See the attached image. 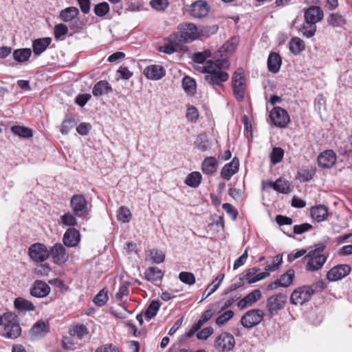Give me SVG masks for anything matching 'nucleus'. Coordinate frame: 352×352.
Segmentation results:
<instances>
[{"label": "nucleus", "instance_id": "47", "mask_svg": "<svg viewBox=\"0 0 352 352\" xmlns=\"http://www.w3.org/2000/svg\"><path fill=\"white\" fill-rule=\"evenodd\" d=\"M12 132L22 138H30L32 136V131L30 129L22 126H13L11 128Z\"/></svg>", "mask_w": 352, "mask_h": 352}, {"label": "nucleus", "instance_id": "53", "mask_svg": "<svg viewBox=\"0 0 352 352\" xmlns=\"http://www.w3.org/2000/svg\"><path fill=\"white\" fill-rule=\"evenodd\" d=\"M282 262V256L280 255H276L271 261V263H267L265 265V270L266 271H275L279 267Z\"/></svg>", "mask_w": 352, "mask_h": 352}, {"label": "nucleus", "instance_id": "18", "mask_svg": "<svg viewBox=\"0 0 352 352\" xmlns=\"http://www.w3.org/2000/svg\"><path fill=\"white\" fill-rule=\"evenodd\" d=\"M260 270L258 267H252L246 270L242 276L249 284H252L270 275L269 272H259Z\"/></svg>", "mask_w": 352, "mask_h": 352}, {"label": "nucleus", "instance_id": "33", "mask_svg": "<svg viewBox=\"0 0 352 352\" xmlns=\"http://www.w3.org/2000/svg\"><path fill=\"white\" fill-rule=\"evenodd\" d=\"M182 44L179 42H173L171 39V34L168 38V42L159 47V51L167 54H171L175 52Z\"/></svg>", "mask_w": 352, "mask_h": 352}, {"label": "nucleus", "instance_id": "34", "mask_svg": "<svg viewBox=\"0 0 352 352\" xmlns=\"http://www.w3.org/2000/svg\"><path fill=\"white\" fill-rule=\"evenodd\" d=\"M14 305L16 309L21 311H30L35 309V307L31 301L21 297L14 300Z\"/></svg>", "mask_w": 352, "mask_h": 352}, {"label": "nucleus", "instance_id": "9", "mask_svg": "<svg viewBox=\"0 0 352 352\" xmlns=\"http://www.w3.org/2000/svg\"><path fill=\"white\" fill-rule=\"evenodd\" d=\"M264 314L261 309H255L247 311L241 319V324L248 329L258 325L263 319Z\"/></svg>", "mask_w": 352, "mask_h": 352}, {"label": "nucleus", "instance_id": "48", "mask_svg": "<svg viewBox=\"0 0 352 352\" xmlns=\"http://www.w3.org/2000/svg\"><path fill=\"white\" fill-rule=\"evenodd\" d=\"M117 219L122 223L129 222L131 219V213L129 209L124 206L120 207L118 211Z\"/></svg>", "mask_w": 352, "mask_h": 352}, {"label": "nucleus", "instance_id": "60", "mask_svg": "<svg viewBox=\"0 0 352 352\" xmlns=\"http://www.w3.org/2000/svg\"><path fill=\"white\" fill-rule=\"evenodd\" d=\"M68 32L67 27L62 23L56 25L54 27V36L56 38H59L61 36L67 34Z\"/></svg>", "mask_w": 352, "mask_h": 352}, {"label": "nucleus", "instance_id": "30", "mask_svg": "<svg viewBox=\"0 0 352 352\" xmlns=\"http://www.w3.org/2000/svg\"><path fill=\"white\" fill-rule=\"evenodd\" d=\"M145 278L150 282H155L162 279L163 272L157 267H149L144 272Z\"/></svg>", "mask_w": 352, "mask_h": 352}, {"label": "nucleus", "instance_id": "64", "mask_svg": "<svg viewBox=\"0 0 352 352\" xmlns=\"http://www.w3.org/2000/svg\"><path fill=\"white\" fill-rule=\"evenodd\" d=\"M213 333V329L210 327H206L197 333L199 340H206Z\"/></svg>", "mask_w": 352, "mask_h": 352}, {"label": "nucleus", "instance_id": "29", "mask_svg": "<svg viewBox=\"0 0 352 352\" xmlns=\"http://www.w3.org/2000/svg\"><path fill=\"white\" fill-rule=\"evenodd\" d=\"M217 160L214 157H208L204 159L201 164V170L206 175H212L217 169Z\"/></svg>", "mask_w": 352, "mask_h": 352}, {"label": "nucleus", "instance_id": "26", "mask_svg": "<svg viewBox=\"0 0 352 352\" xmlns=\"http://www.w3.org/2000/svg\"><path fill=\"white\" fill-rule=\"evenodd\" d=\"M48 332V324L43 320H38L30 329L31 336L34 338H41Z\"/></svg>", "mask_w": 352, "mask_h": 352}, {"label": "nucleus", "instance_id": "17", "mask_svg": "<svg viewBox=\"0 0 352 352\" xmlns=\"http://www.w3.org/2000/svg\"><path fill=\"white\" fill-rule=\"evenodd\" d=\"M304 17L306 22L316 25L323 19L324 12L320 7L312 6L305 10Z\"/></svg>", "mask_w": 352, "mask_h": 352}, {"label": "nucleus", "instance_id": "50", "mask_svg": "<svg viewBox=\"0 0 352 352\" xmlns=\"http://www.w3.org/2000/svg\"><path fill=\"white\" fill-rule=\"evenodd\" d=\"M294 278V272L293 270H288L278 279L280 286L285 287H288L292 283Z\"/></svg>", "mask_w": 352, "mask_h": 352}, {"label": "nucleus", "instance_id": "19", "mask_svg": "<svg viewBox=\"0 0 352 352\" xmlns=\"http://www.w3.org/2000/svg\"><path fill=\"white\" fill-rule=\"evenodd\" d=\"M144 74L149 80H158L165 76L166 71L161 65H151L144 69Z\"/></svg>", "mask_w": 352, "mask_h": 352}, {"label": "nucleus", "instance_id": "32", "mask_svg": "<svg viewBox=\"0 0 352 352\" xmlns=\"http://www.w3.org/2000/svg\"><path fill=\"white\" fill-rule=\"evenodd\" d=\"M79 14V10L76 7H68L62 10L60 12V18L65 22H69L75 19Z\"/></svg>", "mask_w": 352, "mask_h": 352}, {"label": "nucleus", "instance_id": "14", "mask_svg": "<svg viewBox=\"0 0 352 352\" xmlns=\"http://www.w3.org/2000/svg\"><path fill=\"white\" fill-rule=\"evenodd\" d=\"M54 262L59 265H63L68 260L65 247L60 243H56L49 252Z\"/></svg>", "mask_w": 352, "mask_h": 352}, {"label": "nucleus", "instance_id": "52", "mask_svg": "<svg viewBox=\"0 0 352 352\" xmlns=\"http://www.w3.org/2000/svg\"><path fill=\"white\" fill-rule=\"evenodd\" d=\"M108 300L107 292L104 289L100 290L94 297V302L99 307L104 305Z\"/></svg>", "mask_w": 352, "mask_h": 352}, {"label": "nucleus", "instance_id": "16", "mask_svg": "<svg viewBox=\"0 0 352 352\" xmlns=\"http://www.w3.org/2000/svg\"><path fill=\"white\" fill-rule=\"evenodd\" d=\"M351 271L348 265H340L331 268L327 274V278L329 281H336L347 276Z\"/></svg>", "mask_w": 352, "mask_h": 352}, {"label": "nucleus", "instance_id": "12", "mask_svg": "<svg viewBox=\"0 0 352 352\" xmlns=\"http://www.w3.org/2000/svg\"><path fill=\"white\" fill-rule=\"evenodd\" d=\"M210 11V6L206 1L198 0L192 3L189 9L190 16L195 19L206 16Z\"/></svg>", "mask_w": 352, "mask_h": 352}, {"label": "nucleus", "instance_id": "20", "mask_svg": "<svg viewBox=\"0 0 352 352\" xmlns=\"http://www.w3.org/2000/svg\"><path fill=\"white\" fill-rule=\"evenodd\" d=\"M336 162V155L331 150H327L318 157V166L324 168L332 167Z\"/></svg>", "mask_w": 352, "mask_h": 352}, {"label": "nucleus", "instance_id": "23", "mask_svg": "<svg viewBox=\"0 0 352 352\" xmlns=\"http://www.w3.org/2000/svg\"><path fill=\"white\" fill-rule=\"evenodd\" d=\"M239 162L236 158H234L230 162L224 165L221 171V176L226 180L231 179L239 170Z\"/></svg>", "mask_w": 352, "mask_h": 352}, {"label": "nucleus", "instance_id": "7", "mask_svg": "<svg viewBox=\"0 0 352 352\" xmlns=\"http://www.w3.org/2000/svg\"><path fill=\"white\" fill-rule=\"evenodd\" d=\"M71 207L78 217H85L89 214L87 201L82 195H74L70 200Z\"/></svg>", "mask_w": 352, "mask_h": 352}, {"label": "nucleus", "instance_id": "55", "mask_svg": "<svg viewBox=\"0 0 352 352\" xmlns=\"http://www.w3.org/2000/svg\"><path fill=\"white\" fill-rule=\"evenodd\" d=\"M233 316L234 312L232 310H228L217 317L216 324L221 326L230 320Z\"/></svg>", "mask_w": 352, "mask_h": 352}, {"label": "nucleus", "instance_id": "24", "mask_svg": "<svg viewBox=\"0 0 352 352\" xmlns=\"http://www.w3.org/2000/svg\"><path fill=\"white\" fill-rule=\"evenodd\" d=\"M311 217L318 222L324 221L328 216V208L322 204L317 205L311 209Z\"/></svg>", "mask_w": 352, "mask_h": 352}, {"label": "nucleus", "instance_id": "21", "mask_svg": "<svg viewBox=\"0 0 352 352\" xmlns=\"http://www.w3.org/2000/svg\"><path fill=\"white\" fill-rule=\"evenodd\" d=\"M261 298V292L259 289H254L248 294L243 298L241 299L237 306L240 309H244L248 307L252 306Z\"/></svg>", "mask_w": 352, "mask_h": 352}, {"label": "nucleus", "instance_id": "8", "mask_svg": "<svg viewBox=\"0 0 352 352\" xmlns=\"http://www.w3.org/2000/svg\"><path fill=\"white\" fill-rule=\"evenodd\" d=\"M235 345L234 337L227 332L220 333L215 340L214 348L221 352L231 351Z\"/></svg>", "mask_w": 352, "mask_h": 352}, {"label": "nucleus", "instance_id": "6", "mask_svg": "<svg viewBox=\"0 0 352 352\" xmlns=\"http://www.w3.org/2000/svg\"><path fill=\"white\" fill-rule=\"evenodd\" d=\"M327 256L325 254H316L310 252L306 254L303 260L305 262V269L309 272H316L323 267L326 263Z\"/></svg>", "mask_w": 352, "mask_h": 352}, {"label": "nucleus", "instance_id": "11", "mask_svg": "<svg viewBox=\"0 0 352 352\" xmlns=\"http://www.w3.org/2000/svg\"><path fill=\"white\" fill-rule=\"evenodd\" d=\"M270 118L274 124L280 128L285 127L290 120L287 112L278 107H276L272 110Z\"/></svg>", "mask_w": 352, "mask_h": 352}, {"label": "nucleus", "instance_id": "31", "mask_svg": "<svg viewBox=\"0 0 352 352\" xmlns=\"http://www.w3.org/2000/svg\"><path fill=\"white\" fill-rule=\"evenodd\" d=\"M225 277L224 274H219L211 283H210L204 292L203 293V296L204 298H208L212 294L217 290L222 281L223 280Z\"/></svg>", "mask_w": 352, "mask_h": 352}, {"label": "nucleus", "instance_id": "63", "mask_svg": "<svg viewBox=\"0 0 352 352\" xmlns=\"http://www.w3.org/2000/svg\"><path fill=\"white\" fill-rule=\"evenodd\" d=\"M129 284L127 283H124L122 284L120 287L118 292L116 294V297L118 300H120L125 296H127L129 294L128 290Z\"/></svg>", "mask_w": 352, "mask_h": 352}, {"label": "nucleus", "instance_id": "51", "mask_svg": "<svg viewBox=\"0 0 352 352\" xmlns=\"http://www.w3.org/2000/svg\"><path fill=\"white\" fill-rule=\"evenodd\" d=\"M179 280L185 284L192 285L195 283V275L188 272H182L179 274Z\"/></svg>", "mask_w": 352, "mask_h": 352}, {"label": "nucleus", "instance_id": "46", "mask_svg": "<svg viewBox=\"0 0 352 352\" xmlns=\"http://www.w3.org/2000/svg\"><path fill=\"white\" fill-rule=\"evenodd\" d=\"M274 190L280 193L287 194L290 191L289 183L287 181L283 180L280 178L278 179L274 182Z\"/></svg>", "mask_w": 352, "mask_h": 352}, {"label": "nucleus", "instance_id": "13", "mask_svg": "<svg viewBox=\"0 0 352 352\" xmlns=\"http://www.w3.org/2000/svg\"><path fill=\"white\" fill-rule=\"evenodd\" d=\"M287 297L280 293L270 296L267 300V308L270 313L276 312L284 308Z\"/></svg>", "mask_w": 352, "mask_h": 352}, {"label": "nucleus", "instance_id": "15", "mask_svg": "<svg viewBox=\"0 0 352 352\" xmlns=\"http://www.w3.org/2000/svg\"><path fill=\"white\" fill-rule=\"evenodd\" d=\"M50 291V287L45 282L36 280L30 288V295L35 298H43L46 297Z\"/></svg>", "mask_w": 352, "mask_h": 352}, {"label": "nucleus", "instance_id": "38", "mask_svg": "<svg viewBox=\"0 0 352 352\" xmlns=\"http://www.w3.org/2000/svg\"><path fill=\"white\" fill-rule=\"evenodd\" d=\"M316 30V25L305 21V23H303L302 27L300 28L299 32L303 36L306 38H311L315 35Z\"/></svg>", "mask_w": 352, "mask_h": 352}, {"label": "nucleus", "instance_id": "35", "mask_svg": "<svg viewBox=\"0 0 352 352\" xmlns=\"http://www.w3.org/2000/svg\"><path fill=\"white\" fill-rule=\"evenodd\" d=\"M328 24L333 27H341L346 23V19L338 13H332L327 18Z\"/></svg>", "mask_w": 352, "mask_h": 352}, {"label": "nucleus", "instance_id": "36", "mask_svg": "<svg viewBox=\"0 0 352 352\" xmlns=\"http://www.w3.org/2000/svg\"><path fill=\"white\" fill-rule=\"evenodd\" d=\"M182 87L189 96H194L196 93V82L189 76H185L182 80Z\"/></svg>", "mask_w": 352, "mask_h": 352}, {"label": "nucleus", "instance_id": "49", "mask_svg": "<svg viewBox=\"0 0 352 352\" xmlns=\"http://www.w3.org/2000/svg\"><path fill=\"white\" fill-rule=\"evenodd\" d=\"M76 124L75 119L73 118H69L65 119L60 126V131L63 135H67L69 131L73 129Z\"/></svg>", "mask_w": 352, "mask_h": 352}, {"label": "nucleus", "instance_id": "5", "mask_svg": "<svg viewBox=\"0 0 352 352\" xmlns=\"http://www.w3.org/2000/svg\"><path fill=\"white\" fill-rule=\"evenodd\" d=\"M314 293V290L310 286L304 285L294 289L292 293L290 296V302L296 305H302L311 299Z\"/></svg>", "mask_w": 352, "mask_h": 352}, {"label": "nucleus", "instance_id": "44", "mask_svg": "<svg viewBox=\"0 0 352 352\" xmlns=\"http://www.w3.org/2000/svg\"><path fill=\"white\" fill-rule=\"evenodd\" d=\"M211 55V50L207 49L202 52H195L192 54V59L196 63L202 64L208 58H210Z\"/></svg>", "mask_w": 352, "mask_h": 352}, {"label": "nucleus", "instance_id": "45", "mask_svg": "<svg viewBox=\"0 0 352 352\" xmlns=\"http://www.w3.org/2000/svg\"><path fill=\"white\" fill-rule=\"evenodd\" d=\"M284 150L280 147L273 148L270 155V161L272 164H277L280 163L284 156Z\"/></svg>", "mask_w": 352, "mask_h": 352}, {"label": "nucleus", "instance_id": "1", "mask_svg": "<svg viewBox=\"0 0 352 352\" xmlns=\"http://www.w3.org/2000/svg\"><path fill=\"white\" fill-rule=\"evenodd\" d=\"M239 38L232 37L214 54L213 60H208L206 65H197L195 69L205 74L204 79L211 86H222L227 81L229 75L223 69H228L230 63L228 57L236 49Z\"/></svg>", "mask_w": 352, "mask_h": 352}, {"label": "nucleus", "instance_id": "56", "mask_svg": "<svg viewBox=\"0 0 352 352\" xmlns=\"http://www.w3.org/2000/svg\"><path fill=\"white\" fill-rule=\"evenodd\" d=\"M186 116L190 122H195L199 118L198 110L194 106H188Z\"/></svg>", "mask_w": 352, "mask_h": 352}, {"label": "nucleus", "instance_id": "3", "mask_svg": "<svg viewBox=\"0 0 352 352\" xmlns=\"http://www.w3.org/2000/svg\"><path fill=\"white\" fill-rule=\"evenodd\" d=\"M1 324L3 326L2 334L4 337L14 339L21 334V327L16 316L10 313L4 314Z\"/></svg>", "mask_w": 352, "mask_h": 352}, {"label": "nucleus", "instance_id": "39", "mask_svg": "<svg viewBox=\"0 0 352 352\" xmlns=\"http://www.w3.org/2000/svg\"><path fill=\"white\" fill-rule=\"evenodd\" d=\"M202 176L199 172L195 171L190 173L186 180L185 184L188 186L196 188L201 182Z\"/></svg>", "mask_w": 352, "mask_h": 352}, {"label": "nucleus", "instance_id": "37", "mask_svg": "<svg viewBox=\"0 0 352 352\" xmlns=\"http://www.w3.org/2000/svg\"><path fill=\"white\" fill-rule=\"evenodd\" d=\"M32 54V51L30 48L18 49L14 51L13 57L15 60L23 63L29 59Z\"/></svg>", "mask_w": 352, "mask_h": 352}, {"label": "nucleus", "instance_id": "57", "mask_svg": "<svg viewBox=\"0 0 352 352\" xmlns=\"http://www.w3.org/2000/svg\"><path fill=\"white\" fill-rule=\"evenodd\" d=\"M245 278L241 275L239 276V278L237 280L234 281L230 286L228 287L225 292L224 294H228L229 293L236 290V289L242 287L244 284Z\"/></svg>", "mask_w": 352, "mask_h": 352}, {"label": "nucleus", "instance_id": "25", "mask_svg": "<svg viewBox=\"0 0 352 352\" xmlns=\"http://www.w3.org/2000/svg\"><path fill=\"white\" fill-rule=\"evenodd\" d=\"M52 39L50 37L37 38L33 41V52L35 55L39 56L44 52L50 45Z\"/></svg>", "mask_w": 352, "mask_h": 352}, {"label": "nucleus", "instance_id": "2", "mask_svg": "<svg viewBox=\"0 0 352 352\" xmlns=\"http://www.w3.org/2000/svg\"><path fill=\"white\" fill-rule=\"evenodd\" d=\"M178 33L171 34L173 42H179L182 45L199 38L198 27L192 23H183L178 25Z\"/></svg>", "mask_w": 352, "mask_h": 352}, {"label": "nucleus", "instance_id": "54", "mask_svg": "<svg viewBox=\"0 0 352 352\" xmlns=\"http://www.w3.org/2000/svg\"><path fill=\"white\" fill-rule=\"evenodd\" d=\"M109 11V4L106 2L100 3L94 8V12L98 16H104Z\"/></svg>", "mask_w": 352, "mask_h": 352}, {"label": "nucleus", "instance_id": "42", "mask_svg": "<svg viewBox=\"0 0 352 352\" xmlns=\"http://www.w3.org/2000/svg\"><path fill=\"white\" fill-rule=\"evenodd\" d=\"M218 30L219 26L217 25L203 26L201 28L199 29V38H208L215 34Z\"/></svg>", "mask_w": 352, "mask_h": 352}, {"label": "nucleus", "instance_id": "58", "mask_svg": "<svg viewBox=\"0 0 352 352\" xmlns=\"http://www.w3.org/2000/svg\"><path fill=\"white\" fill-rule=\"evenodd\" d=\"M150 256L155 263H161L164 262L165 258L164 254L158 250H152L150 251Z\"/></svg>", "mask_w": 352, "mask_h": 352}, {"label": "nucleus", "instance_id": "22", "mask_svg": "<svg viewBox=\"0 0 352 352\" xmlns=\"http://www.w3.org/2000/svg\"><path fill=\"white\" fill-rule=\"evenodd\" d=\"M80 240V234L78 230L74 228L67 230L63 235V243L67 247L76 246Z\"/></svg>", "mask_w": 352, "mask_h": 352}, {"label": "nucleus", "instance_id": "41", "mask_svg": "<svg viewBox=\"0 0 352 352\" xmlns=\"http://www.w3.org/2000/svg\"><path fill=\"white\" fill-rule=\"evenodd\" d=\"M289 49L294 54H298L305 49V43L300 38H294L289 42Z\"/></svg>", "mask_w": 352, "mask_h": 352}, {"label": "nucleus", "instance_id": "4", "mask_svg": "<svg viewBox=\"0 0 352 352\" xmlns=\"http://www.w3.org/2000/svg\"><path fill=\"white\" fill-rule=\"evenodd\" d=\"M232 90L236 99L242 101L246 89L245 80L243 69H238L232 75Z\"/></svg>", "mask_w": 352, "mask_h": 352}, {"label": "nucleus", "instance_id": "59", "mask_svg": "<svg viewBox=\"0 0 352 352\" xmlns=\"http://www.w3.org/2000/svg\"><path fill=\"white\" fill-rule=\"evenodd\" d=\"M150 4L155 10L161 11L168 7V1L167 0H152Z\"/></svg>", "mask_w": 352, "mask_h": 352}, {"label": "nucleus", "instance_id": "61", "mask_svg": "<svg viewBox=\"0 0 352 352\" xmlns=\"http://www.w3.org/2000/svg\"><path fill=\"white\" fill-rule=\"evenodd\" d=\"M312 228V226L308 223L296 225L294 226V232L296 234H301L305 232L309 231Z\"/></svg>", "mask_w": 352, "mask_h": 352}, {"label": "nucleus", "instance_id": "27", "mask_svg": "<svg viewBox=\"0 0 352 352\" xmlns=\"http://www.w3.org/2000/svg\"><path fill=\"white\" fill-rule=\"evenodd\" d=\"M281 58L276 52H271L267 58L268 70L274 74L277 73L281 66Z\"/></svg>", "mask_w": 352, "mask_h": 352}, {"label": "nucleus", "instance_id": "62", "mask_svg": "<svg viewBox=\"0 0 352 352\" xmlns=\"http://www.w3.org/2000/svg\"><path fill=\"white\" fill-rule=\"evenodd\" d=\"M248 254V249H246L244 252L240 256L234 263L233 269L235 270L245 264L247 261Z\"/></svg>", "mask_w": 352, "mask_h": 352}, {"label": "nucleus", "instance_id": "43", "mask_svg": "<svg viewBox=\"0 0 352 352\" xmlns=\"http://www.w3.org/2000/svg\"><path fill=\"white\" fill-rule=\"evenodd\" d=\"M160 307V303L158 300H153L147 309L144 313V317L148 320H151L154 316H156L157 311H159Z\"/></svg>", "mask_w": 352, "mask_h": 352}, {"label": "nucleus", "instance_id": "40", "mask_svg": "<svg viewBox=\"0 0 352 352\" xmlns=\"http://www.w3.org/2000/svg\"><path fill=\"white\" fill-rule=\"evenodd\" d=\"M76 216V215L75 214L67 212L60 217L59 224H62L65 226L74 227L78 223Z\"/></svg>", "mask_w": 352, "mask_h": 352}, {"label": "nucleus", "instance_id": "28", "mask_svg": "<svg viewBox=\"0 0 352 352\" xmlns=\"http://www.w3.org/2000/svg\"><path fill=\"white\" fill-rule=\"evenodd\" d=\"M112 91L111 85L106 80H100L93 87L92 93L96 97L107 94Z\"/></svg>", "mask_w": 352, "mask_h": 352}, {"label": "nucleus", "instance_id": "10", "mask_svg": "<svg viewBox=\"0 0 352 352\" xmlns=\"http://www.w3.org/2000/svg\"><path fill=\"white\" fill-rule=\"evenodd\" d=\"M28 253L30 258L37 263L46 261L50 256L47 248L41 243L32 245L29 248Z\"/></svg>", "mask_w": 352, "mask_h": 352}]
</instances>
